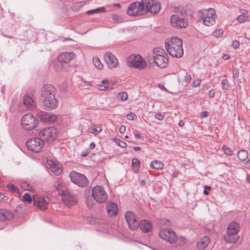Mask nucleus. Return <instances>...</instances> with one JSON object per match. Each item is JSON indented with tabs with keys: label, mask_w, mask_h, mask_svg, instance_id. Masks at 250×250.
I'll return each mask as SVG.
<instances>
[{
	"label": "nucleus",
	"mask_w": 250,
	"mask_h": 250,
	"mask_svg": "<svg viewBox=\"0 0 250 250\" xmlns=\"http://www.w3.org/2000/svg\"><path fill=\"white\" fill-rule=\"evenodd\" d=\"M55 87L51 84H45L41 91L43 105L47 110L56 109L58 105V101L55 97Z\"/></svg>",
	"instance_id": "f257e3e1"
},
{
	"label": "nucleus",
	"mask_w": 250,
	"mask_h": 250,
	"mask_svg": "<svg viewBox=\"0 0 250 250\" xmlns=\"http://www.w3.org/2000/svg\"><path fill=\"white\" fill-rule=\"evenodd\" d=\"M165 48L169 54L174 58H181L184 51L182 40L178 37H173L165 41Z\"/></svg>",
	"instance_id": "f03ea898"
},
{
	"label": "nucleus",
	"mask_w": 250,
	"mask_h": 250,
	"mask_svg": "<svg viewBox=\"0 0 250 250\" xmlns=\"http://www.w3.org/2000/svg\"><path fill=\"white\" fill-rule=\"evenodd\" d=\"M198 15L199 21L206 26H211L215 22L216 12L213 8H210L202 10L199 11Z\"/></svg>",
	"instance_id": "7ed1b4c3"
},
{
	"label": "nucleus",
	"mask_w": 250,
	"mask_h": 250,
	"mask_svg": "<svg viewBox=\"0 0 250 250\" xmlns=\"http://www.w3.org/2000/svg\"><path fill=\"white\" fill-rule=\"evenodd\" d=\"M240 229V226L237 223L232 222L229 223L227 229V235L225 236V241L229 243L237 242L239 238L237 234Z\"/></svg>",
	"instance_id": "20e7f679"
},
{
	"label": "nucleus",
	"mask_w": 250,
	"mask_h": 250,
	"mask_svg": "<svg viewBox=\"0 0 250 250\" xmlns=\"http://www.w3.org/2000/svg\"><path fill=\"white\" fill-rule=\"evenodd\" d=\"M126 13L130 16H139L145 14L143 0L140 2L135 1L128 7Z\"/></svg>",
	"instance_id": "39448f33"
},
{
	"label": "nucleus",
	"mask_w": 250,
	"mask_h": 250,
	"mask_svg": "<svg viewBox=\"0 0 250 250\" xmlns=\"http://www.w3.org/2000/svg\"><path fill=\"white\" fill-rule=\"evenodd\" d=\"M126 62L129 67H132L139 70L144 69L146 67V61L139 54L130 55L127 59Z\"/></svg>",
	"instance_id": "423d86ee"
},
{
	"label": "nucleus",
	"mask_w": 250,
	"mask_h": 250,
	"mask_svg": "<svg viewBox=\"0 0 250 250\" xmlns=\"http://www.w3.org/2000/svg\"><path fill=\"white\" fill-rule=\"evenodd\" d=\"M21 124L24 129L31 130L37 127L39 122L31 113H27L23 116Z\"/></svg>",
	"instance_id": "0eeeda50"
},
{
	"label": "nucleus",
	"mask_w": 250,
	"mask_h": 250,
	"mask_svg": "<svg viewBox=\"0 0 250 250\" xmlns=\"http://www.w3.org/2000/svg\"><path fill=\"white\" fill-rule=\"evenodd\" d=\"M92 196L98 203L105 202L107 200L108 195L104 188L101 186H96L92 189Z\"/></svg>",
	"instance_id": "6e6552de"
},
{
	"label": "nucleus",
	"mask_w": 250,
	"mask_h": 250,
	"mask_svg": "<svg viewBox=\"0 0 250 250\" xmlns=\"http://www.w3.org/2000/svg\"><path fill=\"white\" fill-rule=\"evenodd\" d=\"M57 133L56 128L48 127L40 130L38 132V135L44 142H52L56 139Z\"/></svg>",
	"instance_id": "1a4fd4ad"
},
{
	"label": "nucleus",
	"mask_w": 250,
	"mask_h": 250,
	"mask_svg": "<svg viewBox=\"0 0 250 250\" xmlns=\"http://www.w3.org/2000/svg\"><path fill=\"white\" fill-rule=\"evenodd\" d=\"M27 148L34 152H40L44 145L43 140L40 137H36L28 140L26 143Z\"/></svg>",
	"instance_id": "9d476101"
},
{
	"label": "nucleus",
	"mask_w": 250,
	"mask_h": 250,
	"mask_svg": "<svg viewBox=\"0 0 250 250\" xmlns=\"http://www.w3.org/2000/svg\"><path fill=\"white\" fill-rule=\"evenodd\" d=\"M71 181L80 187H85L88 184V181L85 176L75 171H71L69 174Z\"/></svg>",
	"instance_id": "9b49d317"
},
{
	"label": "nucleus",
	"mask_w": 250,
	"mask_h": 250,
	"mask_svg": "<svg viewBox=\"0 0 250 250\" xmlns=\"http://www.w3.org/2000/svg\"><path fill=\"white\" fill-rule=\"evenodd\" d=\"M62 200L65 206L70 207L77 203V198L72 192L68 189L63 190L62 193Z\"/></svg>",
	"instance_id": "f8f14e48"
},
{
	"label": "nucleus",
	"mask_w": 250,
	"mask_h": 250,
	"mask_svg": "<svg viewBox=\"0 0 250 250\" xmlns=\"http://www.w3.org/2000/svg\"><path fill=\"white\" fill-rule=\"evenodd\" d=\"M145 6V14L146 12L152 14L158 13L161 9V4L154 0H143Z\"/></svg>",
	"instance_id": "ddd939ff"
},
{
	"label": "nucleus",
	"mask_w": 250,
	"mask_h": 250,
	"mask_svg": "<svg viewBox=\"0 0 250 250\" xmlns=\"http://www.w3.org/2000/svg\"><path fill=\"white\" fill-rule=\"evenodd\" d=\"M34 91L32 89H30L26 91L23 97V102L25 106L29 110H33L36 107V103L33 100Z\"/></svg>",
	"instance_id": "4468645a"
},
{
	"label": "nucleus",
	"mask_w": 250,
	"mask_h": 250,
	"mask_svg": "<svg viewBox=\"0 0 250 250\" xmlns=\"http://www.w3.org/2000/svg\"><path fill=\"white\" fill-rule=\"evenodd\" d=\"M33 201L34 206L42 210H45L48 208L49 198L46 197L40 196L38 195H34Z\"/></svg>",
	"instance_id": "2eb2a0df"
},
{
	"label": "nucleus",
	"mask_w": 250,
	"mask_h": 250,
	"mask_svg": "<svg viewBox=\"0 0 250 250\" xmlns=\"http://www.w3.org/2000/svg\"><path fill=\"white\" fill-rule=\"evenodd\" d=\"M171 25L175 28H185L188 26V21L178 15H173L170 18Z\"/></svg>",
	"instance_id": "dca6fc26"
},
{
	"label": "nucleus",
	"mask_w": 250,
	"mask_h": 250,
	"mask_svg": "<svg viewBox=\"0 0 250 250\" xmlns=\"http://www.w3.org/2000/svg\"><path fill=\"white\" fill-rule=\"evenodd\" d=\"M125 218L131 230H135L138 228V221L135 214L131 211H127L125 214Z\"/></svg>",
	"instance_id": "f3484780"
},
{
	"label": "nucleus",
	"mask_w": 250,
	"mask_h": 250,
	"mask_svg": "<svg viewBox=\"0 0 250 250\" xmlns=\"http://www.w3.org/2000/svg\"><path fill=\"white\" fill-rule=\"evenodd\" d=\"M159 236L162 239L170 244H173L175 232L170 229H163L160 231Z\"/></svg>",
	"instance_id": "a211bd4d"
},
{
	"label": "nucleus",
	"mask_w": 250,
	"mask_h": 250,
	"mask_svg": "<svg viewBox=\"0 0 250 250\" xmlns=\"http://www.w3.org/2000/svg\"><path fill=\"white\" fill-rule=\"evenodd\" d=\"M104 59L107 66L110 69L116 67L118 64V59L111 52H106L104 55Z\"/></svg>",
	"instance_id": "6ab92c4d"
},
{
	"label": "nucleus",
	"mask_w": 250,
	"mask_h": 250,
	"mask_svg": "<svg viewBox=\"0 0 250 250\" xmlns=\"http://www.w3.org/2000/svg\"><path fill=\"white\" fill-rule=\"evenodd\" d=\"M37 116L44 123H54L57 119L55 115L42 111L39 112Z\"/></svg>",
	"instance_id": "aec40b11"
},
{
	"label": "nucleus",
	"mask_w": 250,
	"mask_h": 250,
	"mask_svg": "<svg viewBox=\"0 0 250 250\" xmlns=\"http://www.w3.org/2000/svg\"><path fill=\"white\" fill-rule=\"evenodd\" d=\"M153 60L156 64L160 68H166L168 65V56L167 55H165V56L153 58Z\"/></svg>",
	"instance_id": "412c9836"
},
{
	"label": "nucleus",
	"mask_w": 250,
	"mask_h": 250,
	"mask_svg": "<svg viewBox=\"0 0 250 250\" xmlns=\"http://www.w3.org/2000/svg\"><path fill=\"white\" fill-rule=\"evenodd\" d=\"M75 57V54L73 52H64L60 54L58 60L60 62L68 63Z\"/></svg>",
	"instance_id": "4be33fe9"
},
{
	"label": "nucleus",
	"mask_w": 250,
	"mask_h": 250,
	"mask_svg": "<svg viewBox=\"0 0 250 250\" xmlns=\"http://www.w3.org/2000/svg\"><path fill=\"white\" fill-rule=\"evenodd\" d=\"M106 210L109 216H116L118 213V206L116 203L108 202L106 204Z\"/></svg>",
	"instance_id": "5701e85b"
},
{
	"label": "nucleus",
	"mask_w": 250,
	"mask_h": 250,
	"mask_svg": "<svg viewBox=\"0 0 250 250\" xmlns=\"http://www.w3.org/2000/svg\"><path fill=\"white\" fill-rule=\"evenodd\" d=\"M14 218L13 212L8 209H0V221L10 220Z\"/></svg>",
	"instance_id": "b1692460"
},
{
	"label": "nucleus",
	"mask_w": 250,
	"mask_h": 250,
	"mask_svg": "<svg viewBox=\"0 0 250 250\" xmlns=\"http://www.w3.org/2000/svg\"><path fill=\"white\" fill-rule=\"evenodd\" d=\"M152 225L151 222L145 219L142 220L140 223H138V227L144 233L148 232L151 229Z\"/></svg>",
	"instance_id": "393cba45"
},
{
	"label": "nucleus",
	"mask_w": 250,
	"mask_h": 250,
	"mask_svg": "<svg viewBox=\"0 0 250 250\" xmlns=\"http://www.w3.org/2000/svg\"><path fill=\"white\" fill-rule=\"evenodd\" d=\"M210 238L209 237L205 236L197 243V247L199 250H203L208 246Z\"/></svg>",
	"instance_id": "a878e982"
},
{
	"label": "nucleus",
	"mask_w": 250,
	"mask_h": 250,
	"mask_svg": "<svg viewBox=\"0 0 250 250\" xmlns=\"http://www.w3.org/2000/svg\"><path fill=\"white\" fill-rule=\"evenodd\" d=\"M49 165H50V170L56 175H58L61 173L62 170L60 165L58 162L51 161Z\"/></svg>",
	"instance_id": "bb28decb"
},
{
	"label": "nucleus",
	"mask_w": 250,
	"mask_h": 250,
	"mask_svg": "<svg viewBox=\"0 0 250 250\" xmlns=\"http://www.w3.org/2000/svg\"><path fill=\"white\" fill-rule=\"evenodd\" d=\"M164 165L160 161L154 160L151 162L150 167L156 170H161L164 168Z\"/></svg>",
	"instance_id": "cd10ccee"
},
{
	"label": "nucleus",
	"mask_w": 250,
	"mask_h": 250,
	"mask_svg": "<svg viewBox=\"0 0 250 250\" xmlns=\"http://www.w3.org/2000/svg\"><path fill=\"white\" fill-rule=\"evenodd\" d=\"M239 12L241 14L239 15L237 18L238 22L242 23L245 21H247L249 18V16L247 15V14L248 13L247 11L245 10L240 9L239 10Z\"/></svg>",
	"instance_id": "c85d7f7f"
},
{
	"label": "nucleus",
	"mask_w": 250,
	"mask_h": 250,
	"mask_svg": "<svg viewBox=\"0 0 250 250\" xmlns=\"http://www.w3.org/2000/svg\"><path fill=\"white\" fill-rule=\"evenodd\" d=\"M153 58H157V57L165 56V55H167L165 51L161 48L156 47L154 48L153 50Z\"/></svg>",
	"instance_id": "c756f323"
},
{
	"label": "nucleus",
	"mask_w": 250,
	"mask_h": 250,
	"mask_svg": "<svg viewBox=\"0 0 250 250\" xmlns=\"http://www.w3.org/2000/svg\"><path fill=\"white\" fill-rule=\"evenodd\" d=\"M187 240L186 238L183 236L177 237L175 234L173 244H175L178 246H182L185 244L187 243Z\"/></svg>",
	"instance_id": "7c9ffc66"
},
{
	"label": "nucleus",
	"mask_w": 250,
	"mask_h": 250,
	"mask_svg": "<svg viewBox=\"0 0 250 250\" xmlns=\"http://www.w3.org/2000/svg\"><path fill=\"white\" fill-rule=\"evenodd\" d=\"M248 152L244 149L239 150L237 154L238 159L241 161L246 160L248 158Z\"/></svg>",
	"instance_id": "2f4dec72"
},
{
	"label": "nucleus",
	"mask_w": 250,
	"mask_h": 250,
	"mask_svg": "<svg viewBox=\"0 0 250 250\" xmlns=\"http://www.w3.org/2000/svg\"><path fill=\"white\" fill-rule=\"evenodd\" d=\"M132 166L133 171L137 173L139 171L140 166V162L139 159L133 158L132 160Z\"/></svg>",
	"instance_id": "473e14b6"
},
{
	"label": "nucleus",
	"mask_w": 250,
	"mask_h": 250,
	"mask_svg": "<svg viewBox=\"0 0 250 250\" xmlns=\"http://www.w3.org/2000/svg\"><path fill=\"white\" fill-rule=\"evenodd\" d=\"M93 63L94 66L98 69H102L103 68V64L101 62L99 58L94 57L93 58Z\"/></svg>",
	"instance_id": "72a5a7b5"
},
{
	"label": "nucleus",
	"mask_w": 250,
	"mask_h": 250,
	"mask_svg": "<svg viewBox=\"0 0 250 250\" xmlns=\"http://www.w3.org/2000/svg\"><path fill=\"white\" fill-rule=\"evenodd\" d=\"M106 11V9L104 7L96 8L95 9L87 11L86 12L87 15H92L98 13H104Z\"/></svg>",
	"instance_id": "f704fd0d"
},
{
	"label": "nucleus",
	"mask_w": 250,
	"mask_h": 250,
	"mask_svg": "<svg viewBox=\"0 0 250 250\" xmlns=\"http://www.w3.org/2000/svg\"><path fill=\"white\" fill-rule=\"evenodd\" d=\"M21 187L25 190L31 191L33 189L32 186L26 181H23L21 183Z\"/></svg>",
	"instance_id": "c9c22d12"
},
{
	"label": "nucleus",
	"mask_w": 250,
	"mask_h": 250,
	"mask_svg": "<svg viewBox=\"0 0 250 250\" xmlns=\"http://www.w3.org/2000/svg\"><path fill=\"white\" fill-rule=\"evenodd\" d=\"M7 187L10 191L14 193H18L19 192V188L12 184H8Z\"/></svg>",
	"instance_id": "e433bc0d"
},
{
	"label": "nucleus",
	"mask_w": 250,
	"mask_h": 250,
	"mask_svg": "<svg viewBox=\"0 0 250 250\" xmlns=\"http://www.w3.org/2000/svg\"><path fill=\"white\" fill-rule=\"evenodd\" d=\"M127 94L125 92L119 93L117 96V98L122 101H126L127 99Z\"/></svg>",
	"instance_id": "4c0bfd02"
},
{
	"label": "nucleus",
	"mask_w": 250,
	"mask_h": 250,
	"mask_svg": "<svg viewBox=\"0 0 250 250\" xmlns=\"http://www.w3.org/2000/svg\"><path fill=\"white\" fill-rule=\"evenodd\" d=\"M33 198H32L31 195L28 193H25L23 196V201L26 202L28 204H31L32 202Z\"/></svg>",
	"instance_id": "58836bf2"
},
{
	"label": "nucleus",
	"mask_w": 250,
	"mask_h": 250,
	"mask_svg": "<svg viewBox=\"0 0 250 250\" xmlns=\"http://www.w3.org/2000/svg\"><path fill=\"white\" fill-rule=\"evenodd\" d=\"M223 150L224 153L228 155L231 156L233 154L232 150L226 145H224L223 146Z\"/></svg>",
	"instance_id": "ea45409f"
},
{
	"label": "nucleus",
	"mask_w": 250,
	"mask_h": 250,
	"mask_svg": "<svg viewBox=\"0 0 250 250\" xmlns=\"http://www.w3.org/2000/svg\"><path fill=\"white\" fill-rule=\"evenodd\" d=\"M98 89L101 91H105L111 90L112 88L108 85L99 84L98 85Z\"/></svg>",
	"instance_id": "a19ab883"
},
{
	"label": "nucleus",
	"mask_w": 250,
	"mask_h": 250,
	"mask_svg": "<svg viewBox=\"0 0 250 250\" xmlns=\"http://www.w3.org/2000/svg\"><path fill=\"white\" fill-rule=\"evenodd\" d=\"M222 88L224 90H228L229 88V85L227 79H224L221 82Z\"/></svg>",
	"instance_id": "79ce46f5"
},
{
	"label": "nucleus",
	"mask_w": 250,
	"mask_h": 250,
	"mask_svg": "<svg viewBox=\"0 0 250 250\" xmlns=\"http://www.w3.org/2000/svg\"><path fill=\"white\" fill-rule=\"evenodd\" d=\"M223 34V31L222 29H217L213 32V35L216 37H220Z\"/></svg>",
	"instance_id": "37998d69"
},
{
	"label": "nucleus",
	"mask_w": 250,
	"mask_h": 250,
	"mask_svg": "<svg viewBox=\"0 0 250 250\" xmlns=\"http://www.w3.org/2000/svg\"><path fill=\"white\" fill-rule=\"evenodd\" d=\"M126 118L129 120H135L137 119V116L134 113L130 112L126 115Z\"/></svg>",
	"instance_id": "c03bdc74"
},
{
	"label": "nucleus",
	"mask_w": 250,
	"mask_h": 250,
	"mask_svg": "<svg viewBox=\"0 0 250 250\" xmlns=\"http://www.w3.org/2000/svg\"><path fill=\"white\" fill-rule=\"evenodd\" d=\"M102 130V128L101 126H99L97 127H95L93 129L92 131V133H93L94 135H97L100 132H101Z\"/></svg>",
	"instance_id": "a18cd8bd"
},
{
	"label": "nucleus",
	"mask_w": 250,
	"mask_h": 250,
	"mask_svg": "<svg viewBox=\"0 0 250 250\" xmlns=\"http://www.w3.org/2000/svg\"><path fill=\"white\" fill-rule=\"evenodd\" d=\"M112 19L116 22H121L122 21V18L119 15L116 14L112 15Z\"/></svg>",
	"instance_id": "49530a36"
},
{
	"label": "nucleus",
	"mask_w": 250,
	"mask_h": 250,
	"mask_svg": "<svg viewBox=\"0 0 250 250\" xmlns=\"http://www.w3.org/2000/svg\"><path fill=\"white\" fill-rule=\"evenodd\" d=\"M201 82V79H197L193 82L192 85L193 87H197L200 85Z\"/></svg>",
	"instance_id": "de8ad7c7"
},
{
	"label": "nucleus",
	"mask_w": 250,
	"mask_h": 250,
	"mask_svg": "<svg viewBox=\"0 0 250 250\" xmlns=\"http://www.w3.org/2000/svg\"><path fill=\"white\" fill-rule=\"evenodd\" d=\"M115 142L118 144V145L122 147V148H125L127 146V144L124 142H123L119 139H117V141H115Z\"/></svg>",
	"instance_id": "09e8293b"
},
{
	"label": "nucleus",
	"mask_w": 250,
	"mask_h": 250,
	"mask_svg": "<svg viewBox=\"0 0 250 250\" xmlns=\"http://www.w3.org/2000/svg\"><path fill=\"white\" fill-rule=\"evenodd\" d=\"M164 117L165 115L161 113H158L155 115V118L159 121L163 120L164 119Z\"/></svg>",
	"instance_id": "8fccbe9b"
},
{
	"label": "nucleus",
	"mask_w": 250,
	"mask_h": 250,
	"mask_svg": "<svg viewBox=\"0 0 250 250\" xmlns=\"http://www.w3.org/2000/svg\"><path fill=\"white\" fill-rule=\"evenodd\" d=\"M233 77L234 78H237L239 76V69L237 68H235L233 69L232 71Z\"/></svg>",
	"instance_id": "3c124183"
},
{
	"label": "nucleus",
	"mask_w": 250,
	"mask_h": 250,
	"mask_svg": "<svg viewBox=\"0 0 250 250\" xmlns=\"http://www.w3.org/2000/svg\"><path fill=\"white\" fill-rule=\"evenodd\" d=\"M232 45L233 47L234 48L236 49L238 48L239 47L240 43L237 40H234L232 42Z\"/></svg>",
	"instance_id": "603ef678"
},
{
	"label": "nucleus",
	"mask_w": 250,
	"mask_h": 250,
	"mask_svg": "<svg viewBox=\"0 0 250 250\" xmlns=\"http://www.w3.org/2000/svg\"><path fill=\"white\" fill-rule=\"evenodd\" d=\"M191 80V77L190 75H186L185 76L184 81L186 83H188L190 82Z\"/></svg>",
	"instance_id": "864d4df0"
},
{
	"label": "nucleus",
	"mask_w": 250,
	"mask_h": 250,
	"mask_svg": "<svg viewBox=\"0 0 250 250\" xmlns=\"http://www.w3.org/2000/svg\"><path fill=\"white\" fill-rule=\"evenodd\" d=\"M126 130V127L125 125H121L119 128V131L121 134H124Z\"/></svg>",
	"instance_id": "5fc2aeb1"
},
{
	"label": "nucleus",
	"mask_w": 250,
	"mask_h": 250,
	"mask_svg": "<svg viewBox=\"0 0 250 250\" xmlns=\"http://www.w3.org/2000/svg\"><path fill=\"white\" fill-rule=\"evenodd\" d=\"M215 93V91L214 89H211L209 91L208 95L209 97L213 98L214 97Z\"/></svg>",
	"instance_id": "6e6d98bb"
},
{
	"label": "nucleus",
	"mask_w": 250,
	"mask_h": 250,
	"mask_svg": "<svg viewBox=\"0 0 250 250\" xmlns=\"http://www.w3.org/2000/svg\"><path fill=\"white\" fill-rule=\"evenodd\" d=\"M109 81L107 80H104L102 82V84L105 85H108L109 84Z\"/></svg>",
	"instance_id": "4d7b16f0"
},
{
	"label": "nucleus",
	"mask_w": 250,
	"mask_h": 250,
	"mask_svg": "<svg viewBox=\"0 0 250 250\" xmlns=\"http://www.w3.org/2000/svg\"><path fill=\"white\" fill-rule=\"evenodd\" d=\"M208 113L207 111H203L201 113V116L202 117H206L208 116Z\"/></svg>",
	"instance_id": "13d9d810"
},
{
	"label": "nucleus",
	"mask_w": 250,
	"mask_h": 250,
	"mask_svg": "<svg viewBox=\"0 0 250 250\" xmlns=\"http://www.w3.org/2000/svg\"><path fill=\"white\" fill-rule=\"evenodd\" d=\"M134 135L135 137L138 139H141L142 138L141 135L138 132L134 133Z\"/></svg>",
	"instance_id": "bf43d9fd"
},
{
	"label": "nucleus",
	"mask_w": 250,
	"mask_h": 250,
	"mask_svg": "<svg viewBox=\"0 0 250 250\" xmlns=\"http://www.w3.org/2000/svg\"><path fill=\"white\" fill-rule=\"evenodd\" d=\"M223 59L224 60H228L229 59V56L227 55V54H224L223 57H222Z\"/></svg>",
	"instance_id": "052dcab7"
},
{
	"label": "nucleus",
	"mask_w": 250,
	"mask_h": 250,
	"mask_svg": "<svg viewBox=\"0 0 250 250\" xmlns=\"http://www.w3.org/2000/svg\"><path fill=\"white\" fill-rule=\"evenodd\" d=\"M95 144L93 142H92L91 143H90V145H89V148L91 149H93L95 148Z\"/></svg>",
	"instance_id": "680f3d73"
},
{
	"label": "nucleus",
	"mask_w": 250,
	"mask_h": 250,
	"mask_svg": "<svg viewBox=\"0 0 250 250\" xmlns=\"http://www.w3.org/2000/svg\"><path fill=\"white\" fill-rule=\"evenodd\" d=\"M184 125V122L183 120H180L178 123V125L180 127H182Z\"/></svg>",
	"instance_id": "e2e57ef3"
},
{
	"label": "nucleus",
	"mask_w": 250,
	"mask_h": 250,
	"mask_svg": "<svg viewBox=\"0 0 250 250\" xmlns=\"http://www.w3.org/2000/svg\"><path fill=\"white\" fill-rule=\"evenodd\" d=\"M140 184L142 186H145V185H146V182L144 180H141L140 181Z\"/></svg>",
	"instance_id": "0e129e2a"
},
{
	"label": "nucleus",
	"mask_w": 250,
	"mask_h": 250,
	"mask_svg": "<svg viewBox=\"0 0 250 250\" xmlns=\"http://www.w3.org/2000/svg\"><path fill=\"white\" fill-rule=\"evenodd\" d=\"M158 86H159V87L160 88H161V89L164 90L165 91L167 90V88L163 85L159 84Z\"/></svg>",
	"instance_id": "69168bd1"
},
{
	"label": "nucleus",
	"mask_w": 250,
	"mask_h": 250,
	"mask_svg": "<svg viewBox=\"0 0 250 250\" xmlns=\"http://www.w3.org/2000/svg\"><path fill=\"white\" fill-rule=\"evenodd\" d=\"M246 165L247 168H250V159L247 162Z\"/></svg>",
	"instance_id": "338daca9"
},
{
	"label": "nucleus",
	"mask_w": 250,
	"mask_h": 250,
	"mask_svg": "<svg viewBox=\"0 0 250 250\" xmlns=\"http://www.w3.org/2000/svg\"><path fill=\"white\" fill-rule=\"evenodd\" d=\"M246 181L247 182L250 183V174L247 175L246 178Z\"/></svg>",
	"instance_id": "774afa93"
}]
</instances>
